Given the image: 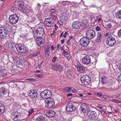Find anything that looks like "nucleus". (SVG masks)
<instances>
[{
  "mask_svg": "<svg viewBox=\"0 0 121 121\" xmlns=\"http://www.w3.org/2000/svg\"><path fill=\"white\" fill-rule=\"evenodd\" d=\"M87 114L89 118L91 121H95L97 118V114L95 111L90 110L88 112Z\"/></svg>",
  "mask_w": 121,
  "mask_h": 121,
  "instance_id": "obj_5",
  "label": "nucleus"
},
{
  "mask_svg": "<svg viewBox=\"0 0 121 121\" xmlns=\"http://www.w3.org/2000/svg\"><path fill=\"white\" fill-rule=\"evenodd\" d=\"M65 41V40L64 39H62L61 41V42L62 43H64Z\"/></svg>",
  "mask_w": 121,
  "mask_h": 121,
  "instance_id": "obj_62",
  "label": "nucleus"
},
{
  "mask_svg": "<svg viewBox=\"0 0 121 121\" xmlns=\"http://www.w3.org/2000/svg\"><path fill=\"white\" fill-rule=\"evenodd\" d=\"M46 20H48V19H46L44 21V24L47 26L51 27L53 26L54 25L53 22L52 21H47Z\"/></svg>",
  "mask_w": 121,
  "mask_h": 121,
  "instance_id": "obj_21",
  "label": "nucleus"
},
{
  "mask_svg": "<svg viewBox=\"0 0 121 121\" xmlns=\"http://www.w3.org/2000/svg\"><path fill=\"white\" fill-rule=\"evenodd\" d=\"M38 54V53H35L33 54L32 56H33L34 57H35L37 56Z\"/></svg>",
  "mask_w": 121,
  "mask_h": 121,
  "instance_id": "obj_53",
  "label": "nucleus"
},
{
  "mask_svg": "<svg viewBox=\"0 0 121 121\" xmlns=\"http://www.w3.org/2000/svg\"><path fill=\"white\" fill-rule=\"evenodd\" d=\"M7 34L6 29L3 27H0V38H4L6 37Z\"/></svg>",
  "mask_w": 121,
  "mask_h": 121,
  "instance_id": "obj_13",
  "label": "nucleus"
},
{
  "mask_svg": "<svg viewBox=\"0 0 121 121\" xmlns=\"http://www.w3.org/2000/svg\"><path fill=\"white\" fill-rule=\"evenodd\" d=\"M7 90L4 87H1L0 89V96L2 97L6 94Z\"/></svg>",
  "mask_w": 121,
  "mask_h": 121,
  "instance_id": "obj_22",
  "label": "nucleus"
},
{
  "mask_svg": "<svg viewBox=\"0 0 121 121\" xmlns=\"http://www.w3.org/2000/svg\"><path fill=\"white\" fill-rule=\"evenodd\" d=\"M118 35L119 37L121 38V29L119 30L118 32Z\"/></svg>",
  "mask_w": 121,
  "mask_h": 121,
  "instance_id": "obj_43",
  "label": "nucleus"
},
{
  "mask_svg": "<svg viewBox=\"0 0 121 121\" xmlns=\"http://www.w3.org/2000/svg\"><path fill=\"white\" fill-rule=\"evenodd\" d=\"M72 26L74 28L78 29L80 27V23L78 21H74L73 22Z\"/></svg>",
  "mask_w": 121,
  "mask_h": 121,
  "instance_id": "obj_23",
  "label": "nucleus"
},
{
  "mask_svg": "<svg viewBox=\"0 0 121 121\" xmlns=\"http://www.w3.org/2000/svg\"><path fill=\"white\" fill-rule=\"evenodd\" d=\"M57 59V57H53L52 60V61L54 62H55L56 60Z\"/></svg>",
  "mask_w": 121,
  "mask_h": 121,
  "instance_id": "obj_50",
  "label": "nucleus"
},
{
  "mask_svg": "<svg viewBox=\"0 0 121 121\" xmlns=\"http://www.w3.org/2000/svg\"><path fill=\"white\" fill-rule=\"evenodd\" d=\"M80 107V110L84 112H87L90 111L89 107L86 104H83L81 105Z\"/></svg>",
  "mask_w": 121,
  "mask_h": 121,
  "instance_id": "obj_17",
  "label": "nucleus"
},
{
  "mask_svg": "<svg viewBox=\"0 0 121 121\" xmlns=\"http://www.w3.org/2000/svg\"><path fill=\"white\" fill-rule=\"evenodd\" d=\"M82 5L85 6V5L84 4V2L82 1V0H81L80 2L78 3V4H77L76 6V7H77L79 6H81Z\"/></svg>",
  "mask_w": 121,
  "mask_h": 121,
  "instance_id": "obj_38",
  "label": "nucleus"
},
{
  "mask_svg": "<svg viewBox=\"0 0 121 121\" xmlns=\"http://www.w3.org/2000/svg\"><path fill=\"white\" fill-rule=\"evenodd\" d=\"M111 100L114 103H119V100L116 99H112Z\"/></svg>",
  "mask_w": 121,
  "mask_h": 121,
  "instance_id": "obj_46",
  "label": "nucleus"
},
{
  "mask_svg": "<svg viewBox=\"0 0 121 121\" xmlns=\"http://www.w3.org/2000/svg\"><path fill=\"white\" fill-rule=\"evenodd\" d=\"M46 99H48L51 98L50 97H51L52 95V94L50 91L48 90H46Z\"/></svg>",
  "mask_w": 121,
  "mask_h": 121,
  "instance_id": "obj_28",
  "label": "nucleus"
},
{
  "mask_svg": "<svg viewBox=\"0 0 121 121\" xmlns=\"http://www.w3.org/2000/svg\"><path fill=\"white\" fill-rule=\"evenodd\" d=\"M5 108L4 105L0 104V114L3 113L5 110Z\"/></svg>",
  "mask_w": 121,
  "mask_h": 121,
  "instance_id": "obj_30",
  "label": "nucleus"
},
{
  "mask_svg": "<svg viewBox=\"0 0 121 121\" xmlns=\"http://www.w3.org/2000/svg\"><path fill=\"white\" fill-rule=\"evenodd\" d=\"M45 55L46 57L48 58L50 54V50L49 48H46L45 49Z\"/></svg>",
  "mask_w": 121,
  "mask_h": 121,
  "instance_id": "obj_35",
  "label": "nucleus"
},
{
  "mask_svg": "<svg viewBox=\"0 0 121 121\" xmlns=\"http://www.w3.org/2000/svg\"><path fill=\"white\" fill-rule=\"evenodd\" d=\"M9 19L10 22L13 24L17 23L18 20L17 16L15 14H13L10 16Z\"/></svg>",
  "mask_w": 121,
  "mask_h": 121,
  "instance_id": "obj_7",
  "label": "nucleus"
},
{
  "mask_svg": "<svg viewBox=\"0 0 121 121\" xmlns=\"http://www.w3.org/2000/svg\"><path fill=\"white\" fill-rule=\"evenodd\" d=\"M107 26L109 28H111L112 26V25L110 23H108V24L107 25Z\"/></svg>",
  "mask_w": 121,
  "mask_h": 121,
  "instance_id": "obj_49",
  "label": "nucleus"
},
{
  "mask_svg": "<svg viewBox=\"0 0 121 121\" xmlns=\"http://www.w3.org/2000/svg\"><path fill=\"white\" fill-rule=\"evenodd\" d=\"M11 114V118L14 121H17L20 119L21 115L19 113L15 112H12Z\"/></svg>",
  "mask_w": 121,
  "mask_h": 121,
  "instance_id": "obj_9",
  "label": "nucleus"
},
{
  "mask_svg": "<svg viewBox=\"0 0 121 121\" xmlns=\"http://www.w3.org/2000/svg\"><path fill=\"white\" fill-rule=\"evenodd\" d=\"M78 95L80 97H82L83 96V95L81 93H79L78 94Z\"/></svg>",
  "mask_w": 121,
  "mask_h": 121,
  "instance_id": "obj_59",
  "label": "nucleus"
},
{
  "mask_svg": "<svg viewBox=\"0 0 121 121\" xmlns=\"http://www.w3.org/2000/svg\"><path fill=\"white\" fill-rule=\"evenodd\" d=\"M117 80L119 82H121V73L118 76Z\"/></svg>",
  "mask_w": 121,
  "mask_h": 121,
  "instance_id": "obj_44",
  "label": "nucleus"
},
{
  "mask_svg": "<svg viewBox=\"0 0 121 121\" xmlns=\"http://www.w3.org/2000/svg\"><path fill=\"white\" fill-rule=\"evenodd\" d=\"M37 77L39 78H41L42 76V75H37Z\"/></svg>",
  "mask_w": 121,
  "mask_h": 121,
  "instance_id": "obj_61",
  "label": "nucleus"
},
{
  "mask_svg": "<svg viewBox=\"0 0 121 121\" xmlns=\"http://www.w3.org/2000/svg\"><path fill=\"white\" fill-rule=\"evenodd\" d=\"M70 39H69L67 40V44L68 45H69L70 44Z\"/></svg>",
  "mask_w": 121,
  "mask_h": 121,
  "instance_id": "obj_54",
  "label": "nucleus"
},
{
  "mask_svg": "<svg viewBox=\"0 0 121 121\" xmlns=\"http://www.w3.org/2000/svg\"><path fill=\"white\" fill-rule=\"evenodd\" d=\"M6 74L4 73V70L1 69H0V75L4 77L6 76Z\"/></svg>",
  "mask_w": 121,
  "mask_h": 121,
  "instance_id": "obj_37",
  "label": "nucleus"
},
{
  "mask_svg": "<svg viewBox=\"0 0 121 121\" xmlns=\"http://www.w3.org/2000/svg\"><path fill=\"white\" fill-rule=\"evenodd\" d=\"M116 42L115 38L112 36L108 37L107 39L106 43L107 45L110 46H114Z\"/></svg>",
  "mask_w": 121,
  "mask_h": 121,
  "instance_id": "obj_10",
  "label": "nucleus"
},
{
  "mask_svg": "<svg viewBox=\"0 0 121 121\" xmlns=\"http://www.w3.org/2000/svg\"><path fill=\"white\" fill-rule=\"evenodd\" d=\"M116 17L119 19H121V10L118 11L116 13Z\"/></svg>",
  "mask_w": 121,
  "mask_h": 121,
  "instance_id": "obj_34",
  "label": "nucleus"
},
{
  "mask_svg": "<svg viewBox=\"0 0 121 121\" xmlns=\"http://www.w3.org/2000/svg\"><path fill=\"white\" fill-rule=\"evenodd\" d=\"M15 47L18 52L22 53H24L27 51V48L22 45L18 44L15 45Z\"/></svg>",
  "mask_w": 121,
  "mask_h": 121,
  "instance_id": "obj_8",
  "label": "nucleus"
},
{
  "mask_svg": "<svg viewBox=\"0 0 121 121\" xmlns=\"http://www.w3.org/2000/svg\"><path fill=\"white\" fill-rule=\"evenodd\" d=\"M75 66L77 68L78 70L80 72H82L84 70L83 67L79 63L75 65Z\"/></svg>",
  "mask_w": 121,
  "mask_h": 121,
  "instance_id": "obj_25",
  "label": "nucleus"
},
{
  "mask_svg": "<svg viewBox=\"0 0 121 121\" xmlns=\"http://www.w3.org/2000/svg\"><path fill=\"white\" fill-rule=\"evenodd\" d=\"M19 5V7L20 8V9L22 11L24 9V7L23 3L22 2H18L17 3Z\"/></svg>",
  "mask_w": 121,
  "mask_h": 121,
  "instance_id": "obj_31",
  "label": "nucleus"
},
{
  "mask_svg": "<svg viewBox=\"0 0 121 121\" xmlns=\"http://www.w3.org/2000/svg\"><path fill=\"white\" fill-rule=\"evenodd\" d=\"M71 76L70 74V72H69L67 73L66 74V76L67 77H69Z\"/></svg>",
  "mask_w": 121,
  "mask_h": 121,
  "instance_id": "obj_52",
  "label": "nucleus"
},
{
  "mask_svg": "<svg viewBox=\"0 0 121 121\" xmlns=\"http://www.w3.org/2000/svg\"><path fill=\"white\" fill-rule=\"evenodd\" d=\"M113 84V82L112 81L110 82L107 85V87H105L104 88L106 90H113L114 89L112 87Z\"/></svg>",
  "mask_w": 121,
  "mask_h": 121,
  "instance_id": "obj_24",
  "label": "nucleus"
},
{
  "mask_svg": "<svg viewBox=\"0 0 121 121\" xmlns=\"http://www.w3.org/2000/svg\"><path fill=\"white\" fill-rule=\"evenodd\" d=\"M45 106L48 108H51L53 107L55 105V102L52 98L48 99L45 101Z\"/></svg>",
  "mask_w": 121,
  "mask_h": 121,
  "instance_id": "obj_6",
  "label": "nucleus"
},
{
  "mask_svg": "<svg viewBox=\"0 0 121 121\" xmlns=\"http://www.w3.org/2000/svg\"><path fill=\"white\" fill-rule=\"evenodd\" d=\"M63 55H65V54H66V55H67L69 54V53L65 51L64 50H63Z\"/></svg>",
  "mask_w": 121,
  "mask_h": 121,
  "instance_id": "obj_47",
  "label": "nucleus"
},
{
  "mask_svg": "<svg viewBox=\"0 0 121 121\" xmlns=\"http://www.w3.org/2000/svg\"><path fill=\"white\" fill-rule=\"evenodd\" d=\"M55 115V112L52 110L48 111L46 114V115L49 117H54Z\"/></svg>",
  "mask_w": 121,
  "mask_h": 121,
  "instance_id": "obj_20",
  "label": "nucleus"
},
{
  "mask_svg": "<svg viewBox=\"0 0 121 121\" xmlns=\"http://www.w3.org/2000/svg\"><path fill=\"white\" fill-rule=\"evenodd\" d=\"M96 35L95 32L93 30L89 29L86 32V37L89 40L94 38Z\"/></svg>",
  "mask_w": 121,
  "mask_h": 121,
  "instance_id": "obj_3",
  "label": "nucleus"
},
{
  "mask_svg": "<svg viewBox=\"0 0 121 121\" xmlns=\"http://www.w3.org/2000/svg\"><path fill=\"white\" fill-rule=\"evenodd\" d=\"M36 38V41L37 44L40 47L42 44L44 43L45 42V40L44 39L42 38V37L40 38L35 37Z\"/></svg>",
  "mask_w": 121,
  "mask_h": 121,
  "instance_id": "obj_18",
  "label": "nucleus"
},
{
  "mask_svg": "<svg viewBox=\"0 0 121 121\" xmlns=\"http://www.w3.org/2000/svg\"><path fill=\"white\" fill-rule=\"evenodd\" d=\"M119 69L120 71L121 72V63H120L119 66Z\"/></svg>",
  "mask_w": 121,
  "mask_h": 121,
  "instance_id": "obj_57",
  "label": "nucleus"
},
{
  "mask_svg": "<svg viewBox=\"0 0 121 121\" xmlns=\"http://www.w3.org/2000/svg\"><path fill=\"white\" fill-rule=\"evenodd\" d=\"M102 36L101 34L98 33L96 35V37L95 39V41L97 42H100L102 39Z\"/></svg>",
  "mask_w": 121,
  "mask_h": 121,
  "instance_id": "obj_27",
  "label": "nucleus"
},
{
  "mask_svg": "<svg viewBox=\"0 0 121 121\" xmlns=\"http://www.w3.org/2000/svg\"><path fill=\"white\" fill-rule=\"evenodd\" d=\"M30 97L33 98H35L37 97L38 95V92L36 90H30L29 94Z\"/></svg>",
  "mask_w": 121,
  "mask_h": 121,
  "instance_id": "obj_15",
  "label": "nucleus"
},
{
  "mask_svg": "<svg viewBox=\"0 0 121 121\" xmlns=\"http://www.w3.org/2000/svg\"><path fill=\"white\" fill-rule=\"evenodd\" d=\"M44 117L42 116H39L37 117L36 121H44Z\"/></svg>",
  "mask_w": 121,
  "mask_h": 121,
  "instance_id": "obj_33",
  "label": "nucleus"
},
{
  "mask_svg": "<svg viewBox=\"0 0 121 121\" xmlns=\"http://www.w3.org/2000/svg\"><path fill=\"white\" fill-rule=\"evenodd\" d=\"M66 57L68 60H69L70 59V57L69 56H66Z\"/></svg>",
  "mask_w": 121,
  "mask_h": 121,
  "instance_id": "obj_63",
  "label": "nucleus"
},
{
  "mask_svg": "<svg viewBox=\"0 0 121 121\" xmlns=\"http://www.w3.org/2000/svg\"><path fill=\"white\" fill-rule=\"evenodd\" d=\"M64 90L65 92H69L71 90V88L70 87H66L64 88Z\"/></svg>",
  "mask_w": 121,
  "mask_h": 121,
  "instance_id": "obj_36",
  "label": "nucleus"
},
{
  "mask_svg": "<svg viewBox=\"0 0 121 121\" xmlns=\"http://www.w3.org/2000/svg\"><path fill=\"white\" fill-rule=\"evenodd\" d=\"M34 111L32 110L31 109H30L28 111V116H30V115L32 114V113Z\"/></svg>",
  "mask_w": 121,
  "mask_h": 121,
  "instance_id": "obj_42",
  "label": "nucleus"
},
{
  "mask_svg": "<svg viewBox=\"0 0 121 121\" xmlns=\"http://www.w3.org/2000/svg\"><path fill=\"white\" fill-rule=\"evenodd\" d=\"M17 10V8L15 7H13L11 8V10L14 13L16 12Z\"/></svg>",
  "mask_w": 121,
  "mask_h": 121,
  "instance_id": "obj_41",
  "label": "nucleus"
},
{
  "mask_svg": "<svg viewBox=\"0 0 121 121\" xmlns=\"http://www.w3.org/2000/svg\"><path fill=\"white\" fill-rule=\"evenodd\" d=\"M80 79L82 84L84 86L88 85L91 81L90 78L88 76L86 75L82 76Z\"/></svg>",
  "mask_w": 121,
  "mask_h": 121,
  "instance_id": "obj_2",
  "label": "nucleus"
},
{
  "mask_svg": "<svg viewBox=\"0 0 121 121\" xmlns=\"http://www.w3.org/2000/svg\"><path fill=\"white\" fill-rule=\"evenodd\" d=\"M33 36L35 38V37H42L44 33V29L41 27H38L35 31H33Z\"/></svg>",
  "mask_w": 121,
  "mask_h": 121,
  "instance_id": "obj_1",
  "label": "nucleus"
},
{
  "mask_svg": "<svg viewBox=\"0 0 121 121\" xmlns=\"http://www.w3.org/2000/svg\"><path fill=\"white\" fill-rule=\"evenodd\" d=\"M26 80L30 81L33 82L34 81L35 79L32 78H29L27 79Z\"/></svg>",
  "mask_w": 121,
  "mask_h": 121,
  "instance_id": "obj_48",
  "label": "nucleus"
},
{
  "mask_svg": "<svg viewBox=\"0 0 121 121\" xmlns=\"http://www.w3.org/2000/svg\"><path fill=\"white\" fill-rule=\"evenodd\" d=\"M88 21L87 20H85L80 23V27L83 28H86L89 26V23L88 22Z\"/></svg>",
  "mask_w": 121,
  "mask_h": 121,
  "instance_id": "obj_19",
  "label": "nucleus"
},
{
  "mask_svg": "<svg viewBox=\"0 0 121 121\" xmlns=\"http://www.w3.org/2000/svg\"><path fill=\"white\" fill-rule=\"evenodd\" d=\"M24 7V10H22V11H23V12L25 13H28L29 12V10H28V9L27 8V7L26 6Z\"/></svg>",
  "mask_w": 121,
  "mask_h": 121,
  "instance_id": "obj_39",
  "label": "nucleus"
},
{
  "mask_svg": "<svg viewBox=\"0 0 121 121\" xmlns=\"http://www.w3.org/2000/svg\"><path fill=\"white\" fill-rule=\"evenodd\" d=\"M76 109V107L73 105V104L72 103H69L66 105V111L67 112H72L75 110Z\"/></svg>",
  "mask_w": 121,
  "mask_h": 121,
  "instance_id": "obj_12",
  "label": "nucleus"
},
{
  "mask_svg": "<svg viewBox=\"0 0 121 121\" xmlns=\"http://www.w3.org/2000/svg\"><path fill=\"white\" fill-rule=\"evenodd\" d=\"M20 55H17V56H13L12 57L13 60L17 65L21 64L22 62V59L19 57Z\"/></svg>",
  "mask_w": 121,
  "mask_h": 121,
  "instance_id": "obj_14",
  "label": "nucleus"
},
{
  "mask_svg": "<svg viewBox=\"0 0 121 121\" xmlns=\"http://www.w3.org/2000/svg\"><path fill=\"white\" fill-rule=\"evenodd\" d=\"M73 95L72 94L69 93L67 95V96L68 97H69L71 96H72Z\"/></svg>",
  "mask_w": 121,
  "mask_h": 121,
  "instance_id": "obj_58",
  "label": "nucleus"
},
{
  "mask_svg": "<svg viewBox=\"0 0 121 121\" xmlns=\"http://www.w3.org/2000/svg\"><path fill=\"white\" fill-rule=\"evenodd\" d=\"M58 22L60 25H63L62 22L61 20L59 21Z\"/></svg>",
  "mask_w": 121,
  "mask_h": 121,
  "instance_id": "obj_56",
  "label": "nucleus"
},
{
  "mask_svg": "<svg viewBox=\"0 0 121 121\" xmlns=\"http://www.w3.org/2000/svg\"><path fill=\"white\" fill-rule=\"evenodd\" d=\"M107 77L105 76H103L101 77L102 82L103 84L106 83L107 82Z\"/></svg>",
  "mask_w": 121,
  "mask_h": 121,
  "instance_id": "obj_29",
  "label": "nucleus"
},
{
  "mask_svg": "<svg viewBox=\"0 0 121 121\" xmlns=\"http://www.w3.org/2000/svg\"><path fill=\"white\" fill-rule=\"evenodd\" d=\"M82 62L83 63L87 65L91 63V59L89 56L87 55L83 57L82 59Z\"/></svg>",
  "mask_w": 121,
  "mask_h": 121,
  "instance_id": "obj_16",
  "label": "nucleus"
},
{
  "mask_svg": "<svg viewBox=\"0 0 121 121\" xmlns=\"http://www.w3.org/2000/svg\"><path fill=\"white\" fill-rule=\"evenodd\" d=\"M96 30L97 31H100L101 30L100 27L99 26H97L96 28Z\"/></svg>",
  "mask_w": 121,
  "mask_h": 121,
  "instance_id": "obj_51",
  "label": "nucleus"
},
{
  "mask_svg": "<svg viewBox=\"0 0 121 121\" xmlns=\"http://www.w3.org/2000/svg\"><path fill=\"white\" fill-rule=\"evenodd\" d=\"M90 40L86 37H83L81 38L79 40L80 45L83 47H86L90 43Z\"/></svg>",
  "mask_w": 121,
  "mask_h": 121,
  "instance_id": "obj_4",
  "label": "nucleus"
},
{
  "mask_svg": "<svg viewBox=\"0 0 121 121\" xmlns=\"http://www.w3.org/2000/svg\"><path fill=\"white\" fill-rule=\"evenodd\" d=\"M60 47V45L59 44H58L57 45V48L58 50L59 49H60V48H59Z\"/></svg>",
  "mask_w": 121,
  "mask_h": 121,
  "instance_id": "obj_64",
  "label": "nucleus"
},
{
  "mask_svg": "<svg viewBox=\"0 0 121 121\" xmlns=\"http://www.w3.org/2000/svg\"><path fill=\"white\" fill-rule=\"evenodd\" d=\"M47 92H46V90H45L43 91H42L40 93V95L41 96L42 98L46 99V93Z\"/></svg>",
  "mask_w": 121,
  "mask_h": 121,
  "instance_id": "obj_32",
  "label": "nucleus"
},
{
  "mask_svg": "<svg viewBox=\"0 0 121 121\" xmlns=\"http://www.w3.org/2000/svg\"><path fill=\"white\" fill-rule=\"evenodd\" d=\"M53 67L55 68V69L56 71H61L62 70L63 67L60 65H54Z\"/></svg>",
  "mask_w": 121,
  "mask_h": 121,
  "instance_id": "obj_26",
  "label": "nucleus"
},
{
  "mask_svg": "<svg viewBox=\"0 0 121 121\" xmlns=\"http://www.w3.org/2000/svg\"><path fill=\"white\" fill-rule=\"evenodd\" d=\"M15 42L13 41V39H11L7 41L6 42V47L9 49H11L13 48L14 46L15 47Z\"/></svg>",
  "mask_w": 121,
  "mask_h": 121,
  "instance_id": "obj_11",
  "label": "nucleus"
},
{
  "mask_svg": "<svg viewBox=\"0 0 121 121\" xmlns=\"http://www.w3.org/2000/svg\"><path fill=\"white\" fill-rule=\"evenodd\" d=\"M55 10L54 9H51L50 10V11L51 12H54L55 11Z\"/></svg>",
  "mask_w": 121,
  "mask_h": 121,
  "instance_id": "obj_60",
  "label": "nucleus"
},
{
  "mask_svg": "<svg viewBox=\"0 0 121 121\" xmlns=\"http://www.w3.org/2000/svg\"><path fill=\"white\" fill-rule=\"evenodd\" d=\"M16 104H13V108L12 109V110H15L17 108H16Z\"/></svg>",
  "mask_w": 121,
  "mask_h": 121,
  "instance_id": "obj_45",
  "label": "nucleus"
},
{
  "mask_svg": "<svg viewBox=\"0 0 121 121\" xmlns=\"http://www.w3.org/2000/svg\"><path fill=\"white\" fill-rule=\"evenodd\" d=\"M69 2L67 1H63L62 2V5L63 6H65L67 4H68V3Z\"/></svg>",
  "mask_w": 121,
  "mask_h": 121,
  "instance_id": "obj_40",
  "label": "nucleus"
},
{
  "mask_svg": "<svg viewBox=\"0 0 121 121\" xmlns=\"http://www.w3.org/2000/svg\"><path fill=\"white\" fill-rule=\"evenodd\" d=\"M97 95L99 96H102V94L100 92H99L97 93Z\"/></svg>",
  "mask_w": 121,
  "mask_h": 121,
  "instance_id": "obj_55",
  "label": "nucleus"
}]
</instances>
